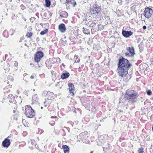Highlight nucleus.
Here are the masks:
<instances>
[{
  "label": "nucleus",
  "instance_id": "1",
  "mask_svg": "<svg viewBox=\"0 0 153 153\" xmlns=\"http://www.w3.org/2000/svg\"><path fill=\"white\" fill-rule=\"evenodd\" d=\"M130 67L129 61L123 58L119 59L118 63L117 71L119 76L124 77L128 74V69Z\"/></svg>",
  "mask_w": 153,
  "mask_h": 153
},
{
  "label": "nucleus",
  "instance_id": "2",
  "mask_svg": "<svg viewBox=\"0 0 153 153\" xmlns=\"http://www.w3.org/2000/svg\"><path fill=\"white\" fill-rule=\"evenodd\" d=\"M137 93L134 91H126L125 97L131 102H134L137 100Z\"/></svg>",
  "mask_w": 153,
  "mask_h": 153
},
{
  "label": "nucleus",
  "instance_id": "3",
  "mask_svg": "<svg viewBox=\"0 0 153 153\" xmlns=\"http://www.w3.org/2000/svg\"><path fill=\"white\" fill-rule=\"evenodd\" d=\"M25 114L27 117L31 118L33 117L34 113L30 106L27 105L25 106Z\"/></svg>",
  "mask_w": 153,
  "mask_h": 153
},
{
  "label": "nucleus",
  "instance_id": "4",
  "mask_svg": "<svg viewBox=\"0 0 153 153\" xmlns=\"http://www.w3.org/2000/svg\"><path fill=\"white\" fill-rule=\"evenodd\" d=\"M44 54L41 51H38L35 54L34 56L35 61L38 62H39L41 59L43 57Z\"/></svg>",
  "mask_w": 153,
  "mask_h": 153
},
{
  "label": "nucleus",
  "instance_id": "5",
  "mask_svg": "<svg viewBox=\"0 0 153 153\" xmlns=\"http://www.w3.org/2000/svg\"><path fill=\"white\" fill-rule=\"evenodd\" d=\"M127 50L129 52V53L127 52L126 53L125 55L126 56L130 57L133 56L134 55V49L132 47L127 48Z\"/></svg>",
  "mask_w": 153,
  "mask_h": 153
},
{
  "label": "nucleus",
  "instance_id": "6",
  "mask_svg": "<svg viewBox=\"0 0 153 153\" xmlns=\"http://www.w3.org/2000/svg\"><path fill=\"white\" fill-rule=\"evenodd\" d=\"M58 29L61 33H64L66 31V27L65 24H61L58 26Z\"/></svg>",
  "mask_w": 153,
  "mask_h": 153
},
{
  "label": "nucleus",
  "instance_id": "7",
  "mask_svg": "<svg viewBox=\"0 0 153 153\" xmlns=\"http://www.w3.org/2000/svg\"><path fill=\"white\" fill-rule=\"evenodd\" d=\"M122 34L124 36L128 37L132 35L133 33L131 31L123 30Z\"/></svg>",
  "mask_w": 153,
  "mask_h": 153
},
{
  "label": "nucleus",
  "instance_id": "8",
  "mask_svg": "<svg viewBox=\"0 0 153 153\" xmlns=\"http://www.w3.org/2000/svg\"><path fill=\"white\" fill-rule=\"evenodd\" d=\"M10 143V140L8 139H6L2 143L3 146L5 147H7Z\"/></svg>",
  "mask_w": 153,
  "mask_h": 153
},
{
  "label": "nucleus",
  "instance_id": "9",
  "mask_svg": "<svg viewBox=\"0 0 153 153\" xmlns=\"http://www.w3.org/2000/svg\"><path fill=\"white\" fill-rule=\"evenodd\" d=\"M153 10H145L144 15L147 18H149L152 14Z\"/></svg>",
  "mask_w": 153,
  "mask_h": 153
},
{
  "label": "nucleus",
  "instance_id": "10",
  "mask_svg": "<svg viewBox=\"0 0 153 153\" xmlns=\"http://www.w3.org/2000/svg\"><path fill=\"white\" fill-rule=\"evenodd\" d=\"M46 96L47 99L48 100H51L54 98L53 94L50 91H48L47 92Z\"/></svg>",
  "mask_w": 153,
  "mask_h": 153
},
{
  "label": "nucleus",
  "instance_id": "11",
  "mask_svg": "<svg viewBox=\"0 0 153 153\" xmlns=\"http://www.w3.org/2000/svg\"><path fill=\"white\" fill-rule=\"evenodd\" d=\"M52 14V13L47 10L46 12L44 13V16L45 17V19H48L51 17Z\"/></svg>",
  "mask_w": 153,
  "mask_h": 153
},
{
  "label": "nucleus",
  "instance_id": "12",
  "mask_svg": "<svg viewBox=\"0 0 153 153\" xmlns=\"http://www.w3.org/2000/svg\"><path fill=\"white\" fill-rule=\"evenodd\" d=\"M8 98L9 99V102H10L13 103L15 102L14 97L12 94H9L8 96Z\"/></svg>",
  "mask_w": 153,
  "mask_h": 153
},
{
  "label": "nucleus",
  "instance_id": "13",
  "mask_svg": "<svg viewBox=\"0 0 153 153\" xmlns=\"http://www.w3.org/2000/svg\"><path fill=\"white\" fill-rule=\"evenodd\" d=\"M69 76V74L68 73L65 72L62 73L61 75V77L62 79H64L68 78Z\"/></svg>",
  "mask_w": 153,
  "mask_h": 153
},
{
  "label": "nucleus",
  "instance_id": "14",
  "mask_svg": "<svg viewBox=\"0 0 153 153\" xmlns=\"http://www.w3.org/2000/svg\"><path fill=\"white\" fill-rule=\"evenodd\" d=\"M69 90L70 92L72 93H73V91H74V87L73 85L71 83L68 84Z\"/></svg>",
  "mask_w": 153,
  "mask_h": 153
},
{
  "label": "nucleus",
  "instance_id": "15",
  "mask_svg": "<svg viewBox=\"0 0 153 153\" xmlns=\"http://www.w3.org/2000/svg\"><path fill=\"white\" fill-rule=\"evenodd\" d=\"M52 79L53 81H55L58 77V75L54 71L52 72Z\"/></svg>",
  "mask_w": 153,
  "mask_h": 153
},
{
  "label": "nucleus",
  "instance_id": "16",
  "mask_svg": "<svg viewBox=\"0 0 153 153\" xmlns=\"http://www.w3.org/2000/svg\"><path fill=\"white\" fill-rule=\"evenodd\" d=\"M100 9V7L96 4H95L91 7V10H99Z\"/></svg>",
  "mask_w": 153,
  "mask_h": 153
},
{
  "label": "nucleus",
  "instance_id": "17",
  "mask_svg": "<svg viewBox=\"0 0 153 153\" xmlns=\"http://www.w3.org/2000/svg\"><path fill=\"white\" fill-rule=\"evenodd\" d=\"M62 148L64 150V152L65 153H66L69 152V148L66 145L63 146H62Z\"/></svg>",
  "mask_w": 153,
  "mask_h": 153
},
{
  "label": "nucleus",
  "instance_id": "18",
  "mask_svg": "<svg viewBox=\"0 0 153 153\" xmlns=\"http://www.w3.org/2000/svg\"><path fill=\"white\" fill-rule=\"evenodd\" d=\"M32 100L33 102H37L38 101V98L37 94H35L33 96Z\"/></svg>",
  "mask_w": 153,
  "mask_h": 153
},
{
  "label": "nucleus",
  "instance_id": "19",
  "mask_svg": "<svg viewBox=\"0 0 153 153\" xmlns=\"http://www.w3.org/2000/svg\"><path fill=\"white\" fill-rule=\"evenodd\" d=\"M60 15L63 17H65L68 16V14L66 12L63 11L60 13Z\"/></svg>",
  "mask_w": 153,
  "mask_h": 153
},
{
  "label": "nucleus",
  "instance_id": "20",
  "mask_svg": "<svg viewBox=\"0 0 153 153\" xmlns=\"http://www.w3.org/2000/svg\"><path fill=\"white\" fill-rule=\"evenodd\" d=\"M45 6L47 7H49L50 5H52L50 0H45Z\"/></svg>",
  "mask_w": 153,
  "mask_h": 153
},
{
  "label": "nucleus",
  "instance_id": "21",
  "mask_svg": "<svg viewBox=\"0 0 153 153\" xmlns=\"http://www.w3.org/2000/svg\"><path fill=\"white\" fill-rule=\"evenodd\" d=\"M83 32L85 34H89L90 33V32L89 31V30L86 28L83 27Z\"/></svg>",
  "mask_w": 153,
  "mask_h": 153
},
{
  "label": "nucleus",
  "instance_id": "22",
  "mask_svg": "<svg viewBox=\"0 0 153 153\" xmlns=\"http://www.w3.org/2000/svg\"><path fill=\"white\" fill-rule=\"evenodd\" d=\"M74 59L75 60V62H78L80 61V59L79 58L78 56L75 55L74 56Z\"/></svg>",
  "mask_w": 153,
  "mask_h": 153
},
{
  "label": "nucleus",
  "instance_id": "23",
  "mask_svg": "<svg viewBox=\"0 0 153 153\" xmlns=\"http://www.w3.org/2000/svg\"><path fill=\"white\" fill-rule=\"evenodd\" d=\"M48 29H46L45 30L42 31L40 33V35H43L45 34L48 31Z\"/></svg>",
  "mask_w": 153,
  "mask_h": 153
},
{
  "label": "nucleus",
  "instance_id": "24",
  "mask_svg": "<svg viewBox=\"0 0 153 153\" xmlns=\"http://www.w3.org/2000/svg\"><path fill=\"white\" fill-rule=\"evenodd\" d=\"M32 33L31 32H27L26 34V36L27 38H30L32 36Z\"/></svg>",
  "mask_w": 153,
  "mask_h": 153
},
{
  "label": "nucleus",
  "instance_id": "25",
  "mask_svg": "<svg viewBox=\"0 0 153 153\" xmlns=\"http://www.w3.org/2000/svg\"><path fill=\"white\" fill-rule=\"evenodd\" d=\"M138 153H143V149L142 148H140L138 150Z\"/></svg>",
  "mask_w": 153,
  "mask_h": 153
},
{
  "label": "nucleus",
  "instance_id": "26",
  "mask_svg": "<svg viewBox=\"0 0 153 153\" xmlns=\"http://www.w3.org/2000/svg\"><path fill=\"white\" fill-rule=\"evenodd\" d=\"M52 5H51V7H53L55 6L56 4V1H53V2H52Z\"/></svg>",
  "mask_w": 153,
  "mask_h": 153
},
{
  "label": "nucleus",
  "instance_id": "27",
  "mask_svg": "<svg viewBox=\"0 0 153 153\" xmlns=\"http://www.w3.org/2000/svg\"><path fill=\"white\" fill-rule=\"evenodd\" d=\"M147 94L149 95H151L152 93L151 91L150 90H148L147 91Z\"/></svg>",
  "mask_w": 153,
  "mask_h": 153
},
{
  "label": "nucleus",
  "instance_id": "28",
  "mask_svg": "<svg viewBox=\"0 0 153 153\" xmlns=\"http://www.w3.org/2000/svg\"><path fill=\"white\" fill-rule=\"evenodd\" d=\"M72 0H66L65 3H69L71 2Z\"/></svg>",
  "mask_w": 153,
  "mask_h": 153
},
{
  "label": "nucleus",
  "instance_id": "29",
  "mask_svg": "<svg viewBox=\"0 0 153 153\" xmlns=\"http://www.w3.org/2000/svg\"><path fill=\"white\" fill-rule=\"evenodd\" d=\"M145 10H152V8H150L149 7H148L147 8L146 7L145 8Z\"/></svg>",
  "mask_w": 153,
  "mask_h": 153
},
{
  "label": "nucleus",
  "instance_id": "30",
  "mask_svg": "<svg viewBox=\"0 0 153 153\" xmlns=\"http://www.w3.org/2000/svg\"><path fill=\"white\" fill-rule=\"evenodd\" d=\"M30 78L31 79H33L34 78V76L33 74H32L30 77Z\"/></svg>",
  "mask_w": 153,
  "mask_h": 153
},
{
  "label": "nucleus",
  "instance_id": "31",
  "mask_svg": "<svg viewBox=\"0 0 153 153\" xmlns=\"http://www.w3.org/2000/svg\"><path fill=\"white\" fill-rule=\"evenodd\" d=\"M122 0H118V2L119 3L121 4L122 3Z\"/></svg>",
  "mask_w": 153,
  "mask_h": 153
},
{
  "label": "nucleus",
  "instance_id": "32",
  "mask_svg": "<svg viewBox=\"0 0 153 153\" xmlns=\"http://www.w3.org/2000/svg\"><path fill=\"white\" fill-rule=\"evenodd\" d=\"M28 29L29 31L31 30L32 28L31 27H29L28 28Z\"/></svg>",
  "mask_w": 153,
  "mask_h": 153
},
{
  "label": "nucleus",
  "instance_id": "33",
  "mask_svg": "<svg viewBox=\"0 0 153 153\" xmlns=\"http://www.w3.org/2000/svg\"><path fill=\"white\" fill-rule=\"evenodd\" d=\"M143 29H145L146 28V26H143Z\"/></svg>",
  "mask_w": 153,
  "mask_h": 153
},
{
  "label": "nucleus",
  "instance_id": "34",
  "mask_svg": "<svg viewBox=\"0 0 153 153\" xmlns=\"http://www.w3.org/2000/svg\"><path fill=\"white\" fill-rule=\"evenodd\" d=\"M95 11L96 12V13L97 12V10H92V11H91L90 12L91 13H92V12L93 11Z\"/></svg>",
  "mask_w": 153,
  "mask_h": 153
},
{
  "label": "nucleus",
  "instance_id": "35",
  "mask_svg": "<svg viewBox=\"0 0 153 153\" xmlns=\"http://www.w3.org/2000/svg\"><path fill=\"white\" fill-rule=\"evenodd\" d=\"M21 1H22L24 2H26L27 1V0H21Z\"/></svg>",
  "mask_w": 153,
  "mask_h": 153
},
{
  "label": "nucleus",
  "instance_id": "36",
  "mask_svg": "<svg viewBox=\"0 0 153 153\" xmlns=\"http://www.w3.org/2000/svg\"><path fill=\"white\" fill-rule=\"evenodd\" d=\"M15 64L16 65H17L18 63V62H17V61H15Z\"/></svg>",
  "mask_w": 153,
  "mask_h": 153
},
{
  "label": "nucleus",
  "instance_id": "37",
  "mask_svg": "<svg viewBox=\"0 0 153 153\" xmlns=\"http://www.w3.org/2000/svg\"><path fill=\"white\" fill-rule=\"evenodd\" d=\"M126 0L127 2H128L129 1H131V0Z\"/></svg>",
  "mask_w": 153,
  "mask_h": 153
},
{
  "label": "nucleus",
  "instance_id": "38",
  "mask_svg": "<svg viewBox=\"0 0 153 153\" xmlns=\"http://www.w3.org/2000/svg\"><path fill=\"white\" fill-rule=\"evenodd\" d=\"M76 4V2H74V6H75Z\"/></svg>",
  "mask_w": 153,
  "mask_h": 153
},
{
  "label": "nucleus",
  "instance_id": "39",
  "mask_svg": "<svg viewBox=\"0 0 153 153\" xmlns=\"http://www.w3.org/2000/svg\"><path fill=\"white\" fill-rule=\"evenodd\" d=\"M34 85H36V82H34Z\"/></svg>",
  "mask_w": 153,
  "mask_h": 153
},
{
  "label": "nucleus",
  "instance_id": "40",
  "mask_svg": "<svg viewBox=\"0 0 153 153\" xmlns=\"http://www.w3.org/2000/svg\"><path fill=\"white\" fill-rule=\"evenodd\" d=\"M13 80V78H12L11 79V80L12 81Z\"/></svg>",
  "mask_w": 153,
  "mask_h": 153
},
{
  "label": "nucleus",
  "instance_id": "41",
  "mask_svg": "<svg viewBox=\"0 0 153 153\" xmlns=\"http://www.w3.org/2000/svg\"><path fill=\"white\" fill-rule=\"evenodd\" d=\"M90 153H93V152H90Z\"/></svg>",
  "mask_w": 153,
  "mask_h": 153
},
{
  "label": "nucleus",
  "instance_id": "42",
  "mask_svg": "<svg viewBox=\"0 0 153 153\" xmlns=\"http://www.w3.org/2000/svg\"><path fill=\"white\" fill-rule=\"evenodd\" d=\"M33 91H35V89H33Z\"/></svg>",
  "mask_w": 153,
  "mask_h": 153
},
{
  "label": "nucleus",
  "instance_id": "43",
  "mask_svg": "<svg viewBox=\"0 0 153 153\" xmlns=\"http://www.w3.org/2000/svg\"><path fill=\"white\" fill-rule=\"evenodd\" d=\"M13 112H15V111L14 110H13Z\"/></svg>",
  "mask_w": 153,
  "mask_h": 153
},
{
  "label": "nucleus",
  "instance_id": "44",
  "mask_svg": "<svg viewBox=\"0 0 153 153\" xmlns=\"http://www.w3.org/2000/svg\"><path fill=\"white\" fill-rule=\"evenodd\" d=\"M41 108H42V107H41Z\"/></svg>",
  "mask_w": 153,
  "mask_h": 153
},
{
  "label": "nucleus",
  "instance_id": "45",
  "mask_svg": "<svg viewBox=\"0 0 153 153\" xmlns=\"http://www.w3.org/2000/svg\"><path fill=\"white\" fill-rule=\"evenodd\" d=\"M134 9L135 8V9H136V8H134Z\"/></svg>",
  "mask_w": 153,
  "mask_h": 153
}]
</instances>
